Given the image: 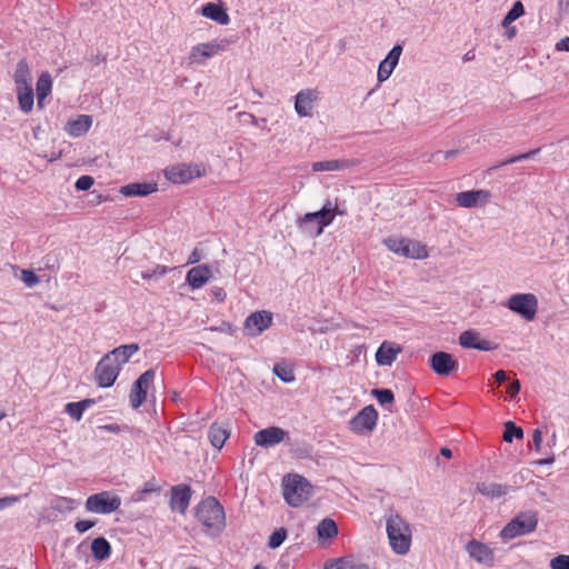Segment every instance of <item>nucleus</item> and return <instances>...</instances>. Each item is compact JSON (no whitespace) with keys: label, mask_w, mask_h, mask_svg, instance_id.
<instances>
[{"label":"nucleus","mask_w":569,"mask_h":569,"mask_svg":"<svg viewBox=\"0 0 569 569\" xmlns=\"http://www.w3.org/2000/svg\"><path fill=\"white\" fill-rule=\"evenodd\" d=\"M286 538H287V530L284 528H279L270 535L269 540H268V547L271 549H276L283 543Z\"/></svg>","instance_id":"nucleus-44"},{"label":"nucleus","mask_w":569,"mask_h":569,"mask_svg":"<svg viewBox=\"0 0 569 569\" xmlns=\"http://www.w3.org/2000/svg\"><path fill=\"white\" fill-rule=\"evenodd\" d=\"M319 94L315 89H305L297 93L295 101V110L299 117H310L315 102L318 100Z\"/></svg>","instance_id":"nucleus-19"},{"label":"nucleus","mask_w":569,"mask_h":569,"mask_svg":"<svg viewBox=\"0 0 569 569\" xmlns=\"http://www.w3.org/2000/svg\"><path fill=\"white\" fill-rule=\"evenodd\" d=\"M103 429L108 430V431H111V432H116L119 430V427L116 426V425H107L103 427Z\"/></svg>","instance_id":"nucleus-64"},{"label":"nucleus","mask_w":569,"mask_h":569,"mask_svg":"<svg viewBox=\"0 0 569 569\" xmlns=\"http://www.w3.org/2000/svg\"><path fill=\"white\" fill-rule=\"evenodd\" d=\"M513 438L522 439L523 431L520 427H517L512 421H508L505 423L503 440L506 442H511Z\"/></svg>","instance_id":"nucleus-40"},{"label":"nucleus","mask_w":569,"mask_h":569,"mask_svg":"<svg viewBox=\"0 0 569 569\" xmlns=\"http://www.w3.org/2000/svg\"><path fill=\"white\" fill-rule=\"evenodd\" d=\"M121 368L113 361V358L104 355L97 363L94 368V378L97 385L101 388L111 387L117 380Z\"/></svg>","instance_id":"nucleus-9"},{"label":"nucleus","mask_w":569,"mask_h":569,"mask_svg":"<svg viewBox=\"0 0 569 569\" xmlns=\"http://www.w3.org/2000/svg\"><path fill=\"white\" fill-rule=\"evenodd\" d=\"M525 8L523 4L520 1H516L512 6V8L508 11L506 17L502 20V27L507 28L510 26L515 20L523 16Z\"/></svg>","instance_id":"nucleus-39"},{"label":"nucleus","mask_w":569,"mask_h":569,"mask_svg":"<svg viewBox=\"0 0 569 569\" xmlns=\"http://www.w3.org/2000/svg\"><path fill=\"white\" fill-rule=\"evenodd\" d=\"M377 420V410L367 406L350 420V429L356 433H369L375 429Z\"/></svg>","instance_id":"nucleus-11"},{"label":"nucleus","mask_w":569,"mask_h":569,"mask_svg":"<svg viewBox=\"0 0 569 569\" xmlns=\"http://www.w3.org/2000/svg\"><path fill=\"white\" fill-rule=\"evenodd\" d=\"M538 526V513L533 510H526L517 513L500 531L502 540H511L521 536L532 533Z\"/></svg>","instance_id":"nucleus-3"},{"label":"nucleus","mask_w":569,"mask_h":569,"mask_svg":"<svg viewBox=\"0 0 569 569\" xmlns=\"http://www.w3.org/2000/svg\"><path fill=\"white\" fill-rule=\"evenodd\" d=\"M387 533L391 549L398 555H406L411 545L409 523L399 515H390L387 519Z\"/></svg>","instance_id":"nucleus-2"},{"label":"nucleus","mask_w":569,"mask_h":569,"mask_svg":"<svg viewBox=\"0 0 569 569\" xmlns=\"http://www.w3.org/2000/svg\"><path fill=\"white\" fill-rule=\"evenodd\" d=\"M212 295L220 302H222L226 299V292L222 288H213Z\"/></svg>","instance_id":"nucleus-57"},{"label":"nucleus","mask_w":569,"mask_h":569,"mask_svg":"<svg viewBox=\"0 0 569 569\" xmlns=\"http://www.w3.org/2000/svg\"><path fill=\"white\" fill-rule=\"evenodd\" d=\"M158 190L157 182H132L120 188L119 192L124 197H146Z\"/></svg>","instance_id":"nucleus-24"},{"label":"nucleus","mask_w":569,"mask_h":569,"mask_svg":"<svg viewBox=\"0 0 569 569\" xmlns=\"http://www.w3.org/2000/svg\"><path fill=\"white\" fill-rule=\"evenodd\" d=\"M139 349V345L137 343L122 345L108 352V356L113 358V361L122 368Z\"/></svg>","instance_id":"nucleus-26"},{"label":"nucleus","mask_w":569,"mask_h":569,"mask_svg":"<svg viewBox=\"0 0 569 569\" xmlns=\"http://www.w3.org/2000/svg\"><path fill=\"white\" fill-rule=\"evenodd\" d=\"M169 271V268L166 266H157L152 271H144L141 273L142 279H151L152 277H163Z\"/></svg>","instance_id":"nucleus-47"},{"label":"nucleus","mask_w":569,"mask_h":569,"mask_svg":"<svg viewBox=\"0 0 569 569\" xmlns=\"http://www.w3.org/2000/svg\"><path fill=\"white\" fill-rule=\"evenodd\" d=\"M491 193L486 189L469 190L456 194V202L459 207L471 209L485 207L490 202Z\"/></svg>","instance_id":"nucleus-13"},{"label":"nucleus","mask_w":569,"mask_h":569,"mask_svg":"<svg viewBox=\"0 0 569 569\" xmlns=\"http://www.w3.org/2000/svg\"><path fill=\"white\" fill-rule=\"evenodd\" d=\"M322 213L323 212H320V210L306 213L298 220V227L302 232L309 236H315L316 228H310V223L316 222V227H319V222L321 221V218H323Z\"/></svg>","instance_id":"nucleus-35"},{"label":"nucleus","mask_w":569,"mask_h":569,"mask_svg":"<svg viewBox=\"0 0 569 569\" xmlns=\"http://www.w3.org/2000/svg\"><path fill=\"white\" fill-rule=\"evenodd\" d=\"M273 372L283 381L291 382L295 380V377L291 371H288L286 368L280 366H274Z\"/></svg>","instance_id":"nucleus-49"},{"label":"nucleus","mask_w":569,"mask_h":569,"mask_svg":"<svg viewBox=\"0 0 569 569\" xmlns=\"http://www.w3.org/2000/svg\"><path fill=\"white\" fill-rule=\"evenodd\" d=\"M202 259V253L198 248H194L193 251L188 257V264L198 263Z\"/></svg>","instance_id":"nucleus-53"},{"label":"nucleus","mask_w":569,"mask_h":569,"mask_svg":"<svg viewBox=\"0 0 569 569\" xmlns=\"http://www.w3.org/2000/svg\"><path fill=\"white\" fill-rule=\"evenodd\" d=\"M213 273L208 264L192 267L186 274V283L192 289L198 290L204 287L212 278Z\"/></svg>","instance_id":"nucleus-18"},{"label":"nucleus","mask_w":569,"mask_h":569,"mask_svg":"<svg viewBox=\"0 0 569 569\" xmlns=\"http://www.w3.org/2000/svg\"><path fill=\"white\" fill-rule=\"evenodd\" d=\"M18 104L21 111L30 113L33 109L34 94L32 86L16 89Z\"/></svg>","instance_id":"nucleus-31"},{"label":"nucleus","mask_w":569,"mask_h":569,"mask_svg":"<svg viewBox=\"0 0 569 569\" xmlns=\"http://www.w3.org/2000/svg\"><path fill=\"white\" fill-rule=\"evenodd\" d=\"M388 250L397 256L408 259H426L429 256L427 246L418 240L402 237H389L383 240Z\"/></svg>","instance_id":"nucleus-5"},{"label":"nucleus","mask_w":569,"mask_h":569,"mask_svg":"<svg viewBox=\"0 0 569 569\" xmlns=\"http://www.w3.org/2000/svg\"><path fill=\"white\" fill-rule=\"evenodd\" d=\"M371 393L381 406L391 405L395 401L393 392L389 389H373Z\"/></svg>","instance_id":"nucleus-41"},{"label":"nucleus","mask_w":569,"mask_h":569,"mask_svg":"<svg viewBox=\"0 0 569 569\" xmlns=\"http://www.w3.org/2000/svg\"><path fill=\"white\" fill-rule=\"evenodd\" d=\"M325 569H351L352 561L348 557L329 559L325 563Z\"/></svg>","instance_id":"nucleus-43"},{"label":"nucleus","mask_w":569,"mask_h":569,"mask_svg":"<svg viewBox=\"0 0 569 569\" xmlns=\"http://www.w3.org/2000/svg\"><path fill=\"white\" fill-rule=\"evenodd\" d=\"M94 526V521L91 520H80L76 523V529L78 532L83 533L91 529Z\"/></svg>","instance_id":"nucleus-52"},{"label":"nucleus","mask_w":569,"mask_h":569,"mask_svg":"<svg viewBox=\"0 0 569 569\" xmlns=\"http://www.w3.org/2000/svg\"><path fill=\"white\" fill-rule=\"evenodd\" d=\"M323 212V218L319 222V227L315 229V237L320 236L323 232L325 227L332 223L337 212V204H333L330 200H327L323 207L320 209Z\"/></svg>","instance_id":"nucleus-33"},{"label":"nucleus","mask_w":569,"mask_h":569,"mask_svg":"<svg viewBox=\"0 0 569 569\" xmlns=\"http://www.w3.org/2000/svg\"><path fill=\"white\" fill-rule=\"evenodd\" d=\"M206 166L199 163H176L167 167L163 170V174L167 180L174 184L189 183L196 178L206 176Z\"/></svg>","instance_id":"nucleus-7"},{"label":"nucleus","mask_w":569,"mask_h":569,"mask_svg":"<svg viewBox=\"0 0 569 569\" xmlns=\"http://www.w3.org/2000/svg\"><path fill=\"white\" fill-rule=\"evenodd\" d=\"M510 487L496 482H480L477 485V491L483 496L499 498L509 492Z\"/></svg>","instance_id":"nucleus-32"},{"label":"nucleus","mask_w":569,"mask_h":569,"mask_svg":"<svg viewBox=\"0 0 569 569\" xmlns=\"http://www.w3.org/2000/svg\"><path fill=\"white\" fill-rule=\"evenodd\" d=\"M551 569H569V556L560 555L551 559L550 561Z\"/></svg>","instance_id":"nucleus-46"},{"label":"nucleus","mask_w":569,"mask_h":569,"mask_svg":"<svg viewBox=\"0 0 569 569\" xmlns=\"http://www.w3.org/2000/svg\"><path fill=\"white\" fill-rule=\"evenodd\" d=\"M539 151H540V149L538 148V149L530 150V151H528L526 153L513 156L512 158L515 159V162H517V161H520V160L529 159V158L536 156Z\"/></svg>","instance_id":"nucleus-55"},{"label":"nucleus","mask_w":569,"mask_h":569,"mask_svg":"<svg viewBox=\"0 0 569 569\" xmlns=\"http://www.w3.org/2000/svg\"><path fill=\"white\" fill-rule=\"evenodd\" d=\"M353 162L349 160H325L312 163L313 171H338L351 167Z\"/></svg>","instance_id":"nucleus-34"},{"label":"nucleus","mask_w":569,"mask_h":569,"mask_svg":"<svg viewBox=\"0 0 569 569\" xmlns=\"http://www.w3.org/2000/svg\"><path fill=\"white\" fill-rule=\"evenodd\" d=\"M537 306L536 297L530 293L513 295L508 301V308L522 316L526 320L535 318Z\"/></svg>","instance_id":"nucleus-10"},{"label":"nucleus","mask_w":569,"mask_h":569,"mask_svg":"<svg viewBox=\"0 0 569 569\" xmlns=\"http://www.w3.org/2000/svg\"><path fill=\"white\" fill-rule=\"evenodd\" d=\"M508 393L510 395L511 398H513L516 395L519 393L520 391V382L519 380H513L509 383L508 386V389H507Z\"/></svg>","instance_id":"nucleus-54"},{"label":"nucleus","mask_w":569,"mask_h":569,"mask_svg":"<svg viewBox=\"0 0 569 569\" xmlns=\"http://www.w3.org/2000/svg\"><path fill=\"white\" fill-rule=\"evenodd\" d=\"M20 279L28 288H32L40 282L39 277L32 270L27 269L21 270Z\"/></svg>","instance_id":"nucleus-45"},{"label":"nucleus","mask_w":569,"mask_h":569,"mask_svg":"<svg viewBox=\"0 0 569 569\" xmlns=\"http://www.w3.org/2000/svg\"><path fill=\"white\" fill-rule=\"evenodd\" d=\"M402 53V47L397 44L395 46L387 57L379 63L377 79L380 83L385 82L392 74L395 68L397 67L400 56Z\"/></svg>","instance_id":"nucleus-20"},{"label":"nucleus","mask_w":569,"mask_h":569,"mask_svg":"<svg viewBox=\"0 0 569 569\" xmlns=\"http://www.w3.org/2000/svg\"><path fill=\"white\" fill-rule=\"evenodd\" d=\"M532 447L536 451H541L542 446V431L540 429H535L532 432Z\"/></svg>","instance_id":"nucleus-50"},{"label":"nucleus","mask_w":569,"mask_h":569,"mask_svg":"<svg viewBox=\"0 0 569 569\" xmlns=\"http://www.w3.org/2000/svg\"><path fill=\"white\" fill-rule=\"evenodd\" d=\"M93 178L90 177V176H81L77 181H76V189L77 190H81V191H86V190H89L92 186H93Z\"/></svg>","instance_id":"nucleus-48"},{"label":"nucleus","mask_w":569,"mask_h":569,"mask_svg":"<svg viewBox=\"0 0 569 569\" xmlns=\"http://www.w3.org/2000/svg\"><path fill=\"white\" fill-rule=\"evenodd\" d=\"M462 59H463V61H471V60H473L475 59L473 51L466 52Z\"/></svg>","instance_id":"nucleus-62"},{"label":"nucleus","mask_w":569,"mask_h":569,"mask_svg":"<svg viewBox=\"0 0 569 569\" xmlns=\"http://www.w3.org/2000/svg\"><path fill=\"white\" fill-rule=\"evenodd\" d=\"M317 532L320 539L333 538L338 535L337 523L332 519L326 518L318 525Z\"/></svg>","instance_id":"nucleus-37"},{"label":"nucleus","mask_w":569,"mask_h":569,"mask_svg":"<svg viewBox=\"0 0 569 569\" xmlns=\"http://www.w3.org/2000/svg\"><path fill=\"white\" fill-rule=\"evenodd\" d=\"M92 403L91 400H83L79 402H69L66 405V412L76 421L81 420L82 415L87 408Z\"/></svg>","instance_id":"nucleus-38"},{"label":"nucleus","mask_w":569,"mask_h":569,"mask_svg":"<svg viewBox=\"0 0 569 569\" xmlns=\"http://www.w3.org/2000/svg\"><path fill=\"white\" fill-rule=\"evenodd\" d=\"M52 78L49 72H42L36 83V92L39 107H43V100L51 93Z\"/></svg>","instance_id":"nucleus-30"},{"label":"nucleus","mask_w":569,"mask_h":569,"mask_svg":"<svg viewBox=\"0 0 569 569\" xmlns=\"http://www.w3.org/2000/svg\"><path fill=\"white\" fill-rule=\"evenodd\" d=\"M92 126V117L80 114L76 119L69 120L64 126V131L72 138L84 136Z\"/></svg>","instance_id":"nucleus-23"},{"label":"nucleus","mask_w":569,"mask_h":569,"mask_svg":"<svg viewBox=\"0 0 569 569\" xmlns=\"http://www.w3.org/2000/svg\"><path fill=\"white\" fill-rule=\"evenodd\" d=\"M458 153V150H448L443 152V157L446 159L452 158Z\"/></svg>","instance_id":"nucleus-63"},{"label":"nucleus","mask_w":569,"mask_h":569,"mask_svg":"<svg viewBox=\"0 0 569 569\" xmlns=\"http://www.w3.org/2000/svg\"><path fill=\"white\" fill-rule=\"evenodd\" d=\"M287 436L288 432L280 427H268L256 432L253 439L257 446L270 448L282 442Z\"/></svg>","instance_id":"nucleus-16"},{"label":"nucleus","mask_w":569,"mask_h":569,"mask_svg":"<svg viewBox=\"0 0 569 569\" xmlns=\"http://www.w3.org/2000/svg\"><path fill=\"white\" fill-rule=\"evenodd\" d=\"M272 323V313L269 311H256L244 321V331L249 337L261 335Z\"/></svg>","instance_id":"nucleus-14"},{"label":"nucleus","mask_w":569,"mask_h":569,"mask_svg":"<svg viewBox=\"0 0 569 569\" xmlns=\"http://www.w3.org/2000/svg\"><path fill=\"white\" fill-rule=\"evenodd\" d=\"M229 436L230 431L223 423H213L208 432L211 445L217 449H221L223 447Z\"/></svg>","instance_id":"nucleus-29"},{"label":"nucleus","mask_w":569,"mask_h":569,"mask_svg":"<svg viewBox=\"0 0 569 569\" xmlns=\"http://www.w3.org/2000/svg\"><path fill=\"white\" fill-rule=\"evenodd\" d=\"M18 501H20L19 496H8V497L0 498V510L4 509L7 507H10Z\"/></svg>","instance_id":"nucleus-51"},{"label":"nucleus","mask_w":569,"mask_h":569,"mask_svg":"<svg viewBox=\"0 0 569 569\" xmlns=\"http://www.w3.org/2000/svg\"><path fill=\"white\" fill-rule=\"evenodd\" d=\"M13 81L16 89L32 86L31 70L24 59L18 61L13 72Z\"/></svg>","instance_id":"nucleus-27"},{"label":"nucleus","mask_w":569,"mask_h":569,"mask_svg":"<svg viewBox=\"0 0 569 569\" xmlns=\"http://www.w3.org/2000/svg\"><path fill=\"white\" fill-rule=\"evenodd\" d=\"M154 376L156 371L153 369H149L144 371L133 383L129 396L132 408L138 409L143 403L147 390L153 382Z\"/></svg>","instance_id":"nucleus-12"},{"label":"nucleus","mask_w":569,"mask_h":569,"mask_svg":"<svg viewBox=\"0 0 569 569\" xmlns=\"http://www.w3.org/2000/svg\"><path fill=\"white\" fill-rule=\"evenodd\" d=\"M459 343L463 348L477 350H491V342L481 338L480 333L473 330L463 331L459 337Z\"/></svg>","instance_id":"nucleus-25"},{"label":"nucleus","mask_w":569,"mask_h":569,"mask_svg":"<svg viewBox=\"0 0 569 569\" xmlns=\"http://www.w3.org/2000/svg\"><path fill=\"white\" fill-rule=\"evenodd\" d=\"M121 506V498L112 491H102L91 495L86 500V509L89 512L109 515Z\"/></svg>","instance_id":"nucleus-8"},{"label":"nucleus","mask_w":569,"mask_h":569,"mask_svg":"<svg viewBox=\"0 0 569 569\" xmlns=\"http://www.w3.org/2000/svg\"><path fill=\"white\" fill-rule=\"evenodd\" d=\"M74 505L76 501L73 499L66 497H58L51 502V507L59 512L70 511L74 508Z\"/></svg>","instance_id":"nucleus-42"},{"label":"nucleus","mask_w":569,"mask_h":569,"mask_svg":"<svg viewBox=\"0 0 569 569\" xmlns=\"http://www.w3.org/2000/svg\"><path fill=\"white\" fill-rule=\"evenodd\" d=\"M201 14L223 26L228 24L230 21L227 11L221 6L212 2H209L201 8Z\"/></svg>","instance_id":"nucleus-28"},{"label":"nucleus","mask_w":569,"mask_h":569,"mask_svg":"<svg viewBox=\"0 0 569 569\" xmlns=\"http://www.w3.org/2000/svg\"><path fill=\"white\" fill-rule=\"evenodd\" d=\"M402 348L400 345L391 341H383L376 352V361L379 366H391L397 356L401 353Z\"/></svg>","instance_id":"nucleus-22"},{"label":"nucleus","mask_w":569,"mask_h":569,"mask_svg":"<svg viewBox=\"0 0 569 569\" xmlns=\"http://www.w3.org/2000/svg\"><path fill=\"white\" fill-rule=\"evenodd\" d=\"M495 379L498 383H501L507 380V373L503 370H498L495 373Z\"/></svg>","instance_id":"nucleus-58"},{"label":"nucleus","mask_w":569,"mask_h":569,"mask_svg":"<svg viewBox=\"0 0 569 569\" xmlns=\"http://www.w3.org/2000/svg\"><path fill=\"white\" fill-rule=\"evenodd\" d=\"M190 499H191V490L188 486L179 485V486L172 487L171 498H170V508L173 511L184 513L189 507Z\"/></svg>","instance_id":"nucleus-21"},{"label":"nucleus","mask_w":569,"mask_h":569,"mask_svg":"<svg viewBox=\"0 0 569 569\" xmlns=\"http://www.w3.org/2000/svg\"><path fill=\"white\" fill-rule=\"evenodd\" d=\"M194 517L202 526V531L209 537H218L226 528L224 509L220 502L208 497L194 508Z\"/></svg>","instance_id":"nucleus-1"},{"label":"nucleus","mask_w":569,"mask_h":569,"mask_svg":"<svg viewBox=\"0 0 569 569\" xmlns=\"http://www.w3.org/2000/svg\"><path fill=\"white\" fill-rule=\"evenodd\" d=\"M506 29H507V31H506V36H507V38H508V39H512V38H515V37H516V34H517V29H516V27H509V26H508Z\"/></svg>","instance_id":"nucleus-60"},{"label":"nucleus","mask_w":569,"mask_h":569,"mask_svg":"<svg viewBox=\"0 0 569 569\" xmlns=\"http://www.w3.org/2000/svg\"><path fill=\"white\" fill-rule=\"evenodd\" d=\"M229 44L230 41L226 38L198 43L190 49L188 56L189 64L204 66L208 60L226 51Z\"/></svg>","instance_id":"nucleus-6"},{"label":"nucleus","mask_w":569,"mask_h":569,"mask_svg":"<svg viewBox=\"0 0 569 569\" xmlns=\"http://www.w3.org/2000/svg\"><path fill=\"white\" fill-rule=\"evenodd\" d=\"M553 462H555V456L551 453L549 457H547L545 459H540L536 463L537 465H552Z\"/></svg>","instance_id":"nucleus-59"},{"label":"nucleus","mask_w":569,"mask_h":569,"mask_svg":"<svg viewBox=\"0 0 569 569\" xmlns=\"http://www.w3.org/2000/svg\"><path fill=\"white\" fill-rule=\"evenodd\" d=\"M92 556L98 560H106L110 557L111 546L107 539L99 537L91 543Z\"/></svg>","instance_id":"nucleus-36"},{"label":"nucleus","mask_w":569,"mask_h":569,"mask_svg":"<svg viewBox=\"0 0 569 569\" xmlns=\"http://www.w3.org/2000/svg\"><path fill=\"white\" fill-rule=\"evenodd\" d=\"M558 51H569V37H565L556 43Z\"/></svg>","instance_id":"nucleus-56"},{"label":"nucleus","mask_w":569,"mask_h":569,"mask_svg":"<svg viewBox=\"0 0 569 569\" xmlns=\"http://www.w3.org/2000/svg\"><path fill=\"white\" fill-rule=\"evenodd\" d=\"M466 551L476 562L485 566H492L495 561L493 550L486 543L478 540H470L466 545Z\"/></svg>","instance_id":"nucleus-15"},{"label":"nucleus","mask_w":569,"mask_h":569,"mask_svg":"<svg viewBox=\"0 0 569 569\" xmlns=\"http://www.w3.org/2000/svg\"><path fill=\"white\" fill-rule=\"evenodd\" d=\"M430 368L439 376H448L458 369V361L448 352H435L429 359Z\"/></svg>","instance_id":"nucleus-17"},{"label":"nucleus","mask_w":569,"mask_h":569,"mask_svg":"<svg viewBox=\"0 0 569 569\" xmlns=\"http://www.w3.org/2000/svg\"><path fill=\"white\" fill-rule=\"evenodd\" d=\"M283 497L292 507H299L312 495L311 483L299 475H288L283 478Z\"/></svg>","instance_id":"nucleus-4"},{"label":"nucleus","mask_w":569,"mask_h":569,"mask_svg":"<svg viewBox=\"0 0 569 569\" xmlns=\"http://www.w3.org/2000/svg\"><path fill=\"white\" fill-rule=\"evenodd\" d=\"M440 453L448 459L452 457V452L449 448H441Z\"/></svg>","instance_id":"nucleus-61"}]
</instances>
